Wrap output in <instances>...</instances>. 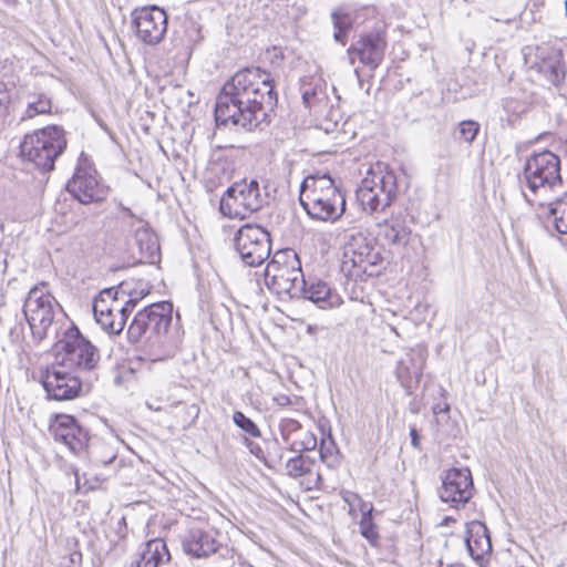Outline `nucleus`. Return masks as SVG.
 <instances>
[{"label": "nucleus", "instance_id": "1", "mask_svg": "<svg viewBox=\"0 0 567 567\" xmlns=\"http://www.w3.org/2000/svg\"><path fill=\"white\" fill-rule=\"evenodd\" d=\"M274 78L260 68L236 72L221 87L215 105L218 126H241L247 131L267 123L268 112L277 105Z\"/></svg>", "mask_w": 567, "mask_h": 567}, {"label": "nucleus", "instance_id": "2", "mask_svg": "<svg viewBox=\"0 0 567 567\" xmlns=\"http://www.w3.org/2000/svg\"><path fill=\"white\" fill-rule=\"evenodd\" d=\"M520 186L525 199L542 207L547 200L565 194L560 158L550 151L532 154L525 162Z\"/></svg>", "mask_w": 567, "mask_h": 567}, {"label": "nucleus", "instance_id": "3", "mask_svg": "<svg viewBox=\"0 0 567 567\" xmlns=\"http://www.w3.org/2000/svg\"><path fill=\"white\" fill-rule=\"evenodd\" d=\"M299 202L310 218L336 221L346 212V198L330 175H311L300 185Z\"/></svg>", "mask_w": 567, "mask_h": 567}, {"label": "nucleus", "instance_id": "4", "mask_svg": "<svg viewBox=\"0 0 567 567\" xmlns=\"http://www.w3.org/2000/svg\"><path fill=\"white\" fill-rule=\"evenodd\" d=\"M173 319V305L169 301L152 303L140 310L127 330L131 343H144L150 348V360L161 359L157 350L163 344V337L167 333Z\"/></svg>", "mask_w": 567, "mask_h": 567}, {"label": "nucleus", "instance_id": "5", "mask_svg": "<svg viewBox=\"0 0 567 567\" xmlns=\"http://www.w3.org/2000/svg\"><path fill=\"white\" fill-rule=\"evenodd\" d=\"M64 130L49 125L24 136L20 144L21 157L41 173L54 169L55 161L66 148Z\"/></svg>", "mask_w": 567, "mask_h": 567}, {"label": "nucleus", "instance_id": "6", "mask_svg": "<svg viewBox=\"0 0 567 567\" xmlns=\"http://www.w3.org/2000/svg\"><path fill=\"white\" fill-rule=\"evenodd\" d=\"M59 310H61L60 305L49 292L47 284L41 282L29 290L23 301L22 312L31 330L32 340L37 344L48 337Z\"/></svg>", "mask_w": 567, "mask_h": 567}, {"label": "nucleus", "instance_id": "7", "mask_svg": "<svg viewBox=\"0 0 567 567\" xmlns=\"http://www.w3.org/2000/svg\"><path fill=\"white\" fill-rule=\"evenodd\" d=\"M58 358L63 365L81 370H93L100 361V352L75 326L69 327L54 344Z\"/></svg>", "mask_w": 567, "mask_h": 567}, {"label": "nucleus", "instance_id": "8", "mask_svg": "<svg viewBox=\"0 0 567 567\" xmlns=\"http://www.w3.org/2000/svg\"><path fill=\"white\" fill-rule=\"evenodd\" d=\"M357 199L362 209L373 218V233L377 239L381 237L388 239L390 230V189L386 188L384 176L380 179V184L372 186L369 181L364 179L357 190Z\"/></svg>", "mask_w": 567, "mask_h": 567}, {"label": "nucleus", "instance_id": "9", "mask_svg": "<svg viewBox=\"0 0 567 567\" xmlns=\"http://www.w3.org/2000/svg\"><path fill=\"white\" fill-rule=\"evenodd\" d=\"M233 241L235 250L246 266H260L270 256V234L259 225H243L236 231Z\"/></svg>", "mask_w": 567, "mask_h": 567}, {"label": "nucleus", "instance_id": "10", "mask_svg": "<svg viewBox=\"0 0 567 567\" xmlns=\"http://www.w3.org/2000/svg\"><path fill=\"white\" fill-rule=\"evenodd\" d=\"M525 63L548 84L559 85L566 76V65L560 50L538 47L525 53Z\"/></svg>", "mask_w": 567, "mask_h": 567}, {"label": "nucleus", "instance_id": "11", "mask_svg": "<svg viewBox=\"0 0 567 567\" xmlns=\"http://www.w3.org/2000/svg\"><path fill=\"white\" fill-rule=\"evenodd\" d=\"M474 485L468 468H450L442 478L439 496L442 502L458 509L465 506L473 496Z\"/></svg>", "mask_w": 567, "mask_h": 567}, {"label": "nucleus", "instance_id": "12", "mask_svg": "<svg viewBox=\"0 0 567 567\" xmlns=\"http://www.w3.org/2000/svg\"><path fill=\"white\" fill-rule=\"evenodd\" d=\"M227 198H223L220 207L225 213L226 207L231 208L229 200L243 207L245 212L252 213L261 209L268 202L267 186H261L257 179H246L235 183L226 190Z\"/></svg>", "mask_w": 567, "mask_h": 567}, {"label": "nucleus", "instance_id": "13", "mask_svg": "<svg viewBox=\"0 0 567 567\" xmlns=\"http://www.w3.org/2000/svg\"><path fill=\"white\" fill-rule=\"evenodd\" d=\"M48 398L55 401H69L78 398L82 391L81 379L66 371L62 363L52 365L42 378Z\"/></svg>", "mask_w": 567, "mask_h": 567}, {"label": "nucleus", "instance_id": "14", "mask_svg": "<svg viewBox=\"0 0 567 567\" xmlns=\"http://www.w3.org/2000/svg\"><path fill=\"white\" fill-rule=\"evenodd\" d=\"M300 267L301 264L296 252L291 250L277 251L266 267V285L274 292L282 296V291H287L289 278L300 276Z\"/></svg>", "mask_w": 567, "mask_h": 567}, {"label": "nucleus", "instance_id": "15", "mask_svg": "<svg viewBox=\"0 0 567 567\" xmlns=\"http://www.w3.org/2000/svg\"><path fill=\"white\" fill-rule=\"evenodd\" d=\"M133 24L136 35L145 44L155 45L159 43L167 31V14L157 7H144L133 12Z\"/></svg>", "mask_w": 567, "mask_h": 567}, {"label": "nucleus", "instance_id": "16", "mask_svg": "<svg viewBox=\"0 0 567 567\" xmlns=\"http://www.w3.org/2000/svg\"><path fill=\"white\" fill-rule=\"evenodd\" d=\"M386 44L385 30L362 35L347 50L350 63L354 64L358 60L370 70L377 69L384 58Z\"/></svg>", "mask_w": 567, "mask_h": 567}, {"label": "nucleus", "instance_id": "17", "mask_svg": "<svg viewBox=\"0 0 567 567\" xmlns=\"http://www.w3.org/2000/svg\"><path fill=\"white\" fill-rule=\"evenodd\" d=\"M49 431L54 440L65 444L72 452L83 450L89 442V431L69 414H55L50 421Z\"/></svg>", "mask_w": 567, "mask_h": 567}, {"label": "nucleus", "instance_id": "18", "mask_svg": "<svg viewBox=\"0 0 567 567\" xmlns=\"http://www.w3.org/2000/svg\"><path fill=\"white\" fill-rule=\"evenodd\" d=\"M66 190L84 205L100 202L105 197L104 187L99 183L96 172L91 168L78 167L66 184Z\"/></svg>", "mask_w": 567, "mask_h": 567}, {"label": "nucleus", "instance_id": "19", "mask_svg": "<svg viewBox=\"0 0 567 567\" xmlns=\"http://www.w3.org/2000/svg\"><path fill=\"white\" fill-rule=\"evenodd\" d=\"M465 545L472 559L482 564L492 551L491 536L486 525L478 520L467 523Z\"/></svg>", "mask_w": 567, "mask_h": 567}, {"label": "nucleus", "instance_id": "20", "mask_svg": "<svg viewBox=\"0 0 567 567\" xmlns=\"http://www.w3.org/2000/svg\"><path fill=\"white\" fill-rule=\"evenodd\" d=\"M328 84L320 76L301 80L300 92L303 105L315 113H322L329 105Z\"/></svg>", "mask_w": 567, "mask_h": 567}, {"label": "nucleus", "instance_id": "21", "mask_svg": "<svg viewBox=\"0 0 567 567\" xmlns=\"http://www.w3.org/2000/svg\"><path fill=\"white\" fill-rule=\"evenodd\" d=\"M134 229L135 243L138 247L141 261L155 264L161 259V249L157 236L141 219H135L131 224Z\"/></svg>", "mask_w": 567, "mask_h": 567}, {"label": "nucleus", "instance_id": "22", "mask_svg": "<svg viewBox=\"0 0 567 567\" xmlns=\"http://www.w3.org/2000/svg\"><path fill=\"white\" fill-rule=\"evenodd\" d=\"M183 550L195 558L208 557L218 549V542L213 530L190 529L182 542Z\"/></svg>", "mask_w": 567, "mask_h": 567}, {"label": "nucleus", "instance_id": "23", "mask_svg": "<svg viewBox=\"0 0 567 567\" xmlns=\"http://www.w3.org/2000/svg\"><path fill=\"white\" fill-rule=\"evenodd\" d=\"M370 244L360 231L347 233L343 236V254L341 271L347 276L355 265L361 266L362 256L369 250Z\"/></svg>", "mask_w": 567, "mask_h": 567}, {"label": "nucleus", "instance_id": "24", "mask_svg": "<svg viewBox=\"0 0 567 567\" xmlns=\"http://www.w3.org/2000/svg\"><path fill=\"white\" fill-rule=\"evenodd\" d=\"M301 297L313 302L320 309H332L342 303L340 295L320 279L307 280Z\"/></svg>", "mask_w": 567, "mask_h": 567}, {"label": "nucleus", "instance_id": "25", "mask_svg": "<svg viewBox=\"0 0 567 567\" xmlns=\"http://www.w3.org/2000/svg\"><path fill=\"white\" fill-rule=\"evenodd\" d=\"M147 293L142 291L138 296L130 295V299L123 306L115 305V311L104 312L102 317H96V322L103 330L111 334H118L123 331L130 313L135 308L137 301Z\"/></svg>", "mask_w": 567, "mask_h": 567}, {"label": "nucleus", "instance_id": "26", "mask_svg": "<svg viewBox=\"0 0 567 567\" xmlns=\"http://www.w3.org/2000/svg\"><path fill=\"white\" fill-rule=\"evenodd\" d=\"M171 560V554L167 545L162 538H154L148 540L140 558L135 561V566L132 567H159Z\"/></svg>", "mask_w": 567, "mask_h": 567}, {"label": "nucleus", "instance_id": "27", "mask_svg": "<svg viewBox=\"0 0 567 567\" xmlns=\"http://www.w3.org/2000/svg\"><path fill=\"white\" fill-rule=\"evenodd\" d=\"M547 213L544 219L545 227L555 229L559 234H567V195L556 196L546 202Z\"/></svg>", "mask_w": 567, "mask_h": 567}, {"label": "nucleus", "instance_id": "28", "mask_svg": "<svg viewBox=\"0 0 567 567\" xmlns=\"http://www.w3.org/2000/svg\"><path fill=\"white\" fill-rule=\"evenodd\" d=\"M390 264L380 252L379 248L370 245L369 250L363 254L361 266L355 265L351 272L347 275L348 278H360L362 275L369 277L379 276L382 269L386 268Z\"/></svg>", "mask_w": 567, "mask_h": 567}, {"label": "nucleus", "instance_id": "29", "mask_svg": "<svg viewBox=\"0 0 567 567\" xmlns=\"http://www.w3.org/2000/svg\"><path fill=\"white\" fill-rule=\"evenodd\" d=\"M120 293L125 295L126 290L124 285H120L118 289L106 288L103 289L93 302L94 318L102 317L104 312L115 311V305H120Z\"/></svg>", "mask_w": 567, "mask_h": 567}, {"label": "nucleus", "instance_id": "30", "mask_svg": "<svg viewBox=\"0 0 567 567\" xmlns=\"http://www.w3.org/2000/svg\"><path fill=\"white\" fill-rule=\"evenodd\" d=\"M406 359H401L396 365V378L403 385L412 380L417 381L421 377L422 362L420 359L414 360L410 353Z\"/></svg>", "mask_w": 567, "mask_h": 567}, {"label": "nucleus", "instance_id": "31", "mask_svg": "<svg viewBox=\"0 0 567 567\" xmlns=\"http://www.w3.org/2000/svg\"><path fill=\"white\" fill-rule=\"evenodd\" d=\"M315 464V458L309 455H305L303 453H298V455L290 457L286 462V474L291 478H298L308 475L311 473Z\"/></svg>", "mask_w": 567, "mask_h": 567}, {"label": "nucleus", "instance_id": "32", "mask_svg": "<svg viewBox=\"0 0 567 567\" xmlns=\"http://www.w3.org/2000/svg\"><path fill=\"white\" fill-rule=\"evenodd\" d=\"M333 27L336 29L333 38L337 42L346 44L348 32L351 29L352 20L348 13L333 11L331 13Z\"/></svg>", "mask_w": 567, "mask_h": 567}, {"label": "nucleus", "instance_id": "33", "mask_svg": "<svg viewBox=\"0 0 567 567\" xmlns=\"http://www.w3.org/2000/svg\"><path fill=\"white\" fill-rule=\"evenodd\" d=\"M297 439L290 442L289 451L295 453H303L313 451L317 447V437L310 431H300Z\"/></svg>", "mask_w": 567, "mask_h": 567}, {"label": "nucleus", "instance_id": "34", "mask_svg": "<svg viewBox=\"0 0 567 567\" xmlns=\"http://www.w3.org/2000/svg\"><path fill=\"white\" fill-rule=\"evenodd\" d=\"M52 102L44 94H40L34 101L29 102L22 120L32 118L35 115L51 113Z\"/></svg>", "mask_w": 567, "mask_h": 567}, {"label": "nucleus", "instance_id": "35", "mask_svg": "<svg viewBox=\"0 0 567 567\" xmlns=\"http://www.w3.org/2000/svg\"><path fill=\"white\" fill-rule=\"evenodd\" d=\"M231 420L234 424L246 434L252 437H259L261 435L258 425L250 417L246 416L241 411H235L233 413Z\"/></svg>", "mask_w": 567, "mask_h": 567}, {"label": "nucleus", "instance_id": "36", "mask_svg": "<svg viewBox=\"0 0 567 567\" xmlns=\"http://www.w3.org/2000/svg\"><path fill=\"white\" fill-rule=\"evenodd\" d=\"M245 445L249 450L251 454H254L258 460L262 461L264 464L269 468H275L277 465L281 464V454L278 457H274L270 454L268 456L265 455L261 446L250 441L249 439H245Z\"/></svg>", "mask_w": 567, "mask_h": 567}, {"label": "nucleus", "instance_id": "37", "mask_svg": "<svg viewBox=\"0 0 567 567\" xmlns=\"http://www.w3.org/2000/svg\"><path fill=\"white\" fill-rule=\"evenodd\" d=\"M301 424L290 417L282 419L279 423V431L282 440L290 446V442L297 439V434L301 431Z\"/></svg>", "mask_w": 567, "mask_h": 567}, {"label": "nucleus", "instance_id": "38", "mask_svg": "<svg viewBox=\"0 0 567 567\" xmlns=\"http://www.w3.org/2000/svg\"><path fill=\"white\" fill-rule=\"evenodd\" d=\"M320 460L328 466H334L338 463V451L334 442L322 439L319 449Z\"/></svg>", "mask_w": 567, "mask_h": 567}, {"label": "nucleus", "instance_id": "39", "mask_svg": "<svg viewBox=\"0 0 567 567\" xmlns=\"http://www.w3.org/2000/svg\"><path fill=\"white\" fill-rule=\"evenodd\" d=\"M480 131V124L472 120L462 121L458 125L460 138L466 143H472Z\"/></svg>", "mask_w": 567, "mask_h": 567}, {"label": "nucleus", "instance_id": "40", "mask_svg": "<svg viewBox=\"0 0 567 567\" xmlns=\"http://www.w3.org/2000/svg\"><path fill=\"white\" fill-rule=\"evenodd\" d=\"M288 281L287 291H282V296H288L289 298H301L302 290L305 289L306 279L303 278L302 270L300 269V276L295 278L291 276Z\"/></svg>", "mask_w": 567, "mask_h": 567}, {"label": "nucleus", "instance_id": "41", "mask_svg": "<svg viewBox=\"0 0 567 567\" xmlns=\"http://www.w3.org/2000/svg\"><path fill=\"white\" fill-rule=\"evenodd\" d=\"M430 309L431 307L427 302H417L411 312L413 320L417 323L425 321Z\"/></svg>", "mask_w": 567, "mask_h": 567}, {"label": "nucleus", "instance_id": "42", "mask_svg": "<svg viewBox=\"0 0 567 567\" xmlns=\"http://www.w3.org/2000/svg\"><path fill=\"white\" fill-rule=\"evenodd\" d=\"M9 103L10 94L7 90V85L0 82V118L6 115Z\"/></svg>", "mask_w": 567, "mask_h": 567}, {"label": "nucleus", "instance_id": "43", "mask_svg": "<svg viewBox=\"0 0 567 567\" xmlns=\"http://www.w3.org/2000/svg\"><path fill=\"white\" fill-rule=\"evenodd\" d=\"M411 444L413 447H420V434L417 430L413 426L410 429Z\"/></svg>", "mask_w": 567, "mask_h": 567}, {"label": "nucleus", "instance_id": "44", "mask_svg": "<svg viewBox=\"0 0 567 567\" xmlns=\"http://www.w3.org/2000/svg\"><path fill=\"white\" fill-rule=\"evenodd\" d=\"M115 457H116V455L113 452H111L110 455H107V456L95 457L94 462L96 464L107 465V464L112 463L115 460Z\"/></svg>", "mask_w": 567, "mask_h": 567}, {"label": "nucleus", "instance_id": "45", "mask_svg": "<svg viewBox=\"0 0 567 567\" xmlns=\"http://www.w3.org/2000/svg\"><path fill=\"white\" fill-rule=\"evenodd\" d=\"M449 411V405L445 404L444 406H441L440 404L435 405L433 408V412L434 414H439V413H442V412H447Z\"/></svg>", "mask_w": 567, "mask_h": 567}, {"label": "nucleus", "instance_id": "46", "mask_svg": "<svg viewBox=\"0 0 567 567\" xmlns=\"http://www.w3.org/2000/svg\"><path fill=\"white\" fill-rule=\"evenodd\" d=\"M277 401H278V403L280 405H288V404H290V399L287 395H282V396L278 398Z\"/></svg>", "mask_w": 567, "mask_h": 567}, {"label": "nucleus", "instance_id": "47", "mask_svg": "<svg viewBox=\"0 0 567 567\" xmlns=\"http://www.w3.org/2000/svg\"><path fill=\"white\" fill-rule=\"evenodd\" d=\"M121 208H122V210H123L125 214H127L132 219L134 218V215H133V213H132V210H131L130 208L124 207V206H122Z\"/></svg>", "mask_w": 567, "mask_h": 567}, {"label": "nucleus", "instance_id": "48", "mask_svg": "<svg viewBox=\"0 0 567 567\" xmlns=\"http://www.w3.org/2000/svg\"><path fill=\"white\" fill-rule=\"evenodd\" d=\"M450 520H453V519H452V518H450V517H446V518L444 519V523H445V524H447V523H450Z\"/></svg>", "mask_w": 567, "mask_h": 567}, {"label": "nucleus", "instance_id": "49", "mask_svg": "<svg viewBox=\"0 0 567 567\" xmlns=\"http://www.w3.org/2000/svg\"><path fill=\"white\" fill-rule=\"evenodd\" d=\"M391 331L395 332L396 334H399L398 331L395 330V328H393V327L391 328Z\"/></svg>", "mask_w": 567, "mask_h": 567}, {"label": "nucleus", "instance_id": "50", "mask_svg": "<svg viewBox=\"0 0 567 567\" xmlns=\"http://www.w3.org/2000/svg\"><path fill=\"white\" fill-rule=\"evenodd\" d=\"M565 10H566V13H567V0L565 1Z\"/></svg>", "mask_w": 567, "mask_h": 567}]
</instances>
